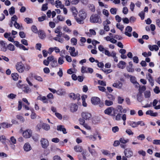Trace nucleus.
<instances>
[{"label": "nucleus", "mask_w": 160, "mask_h": 160, "mask_svg": "<svg viewBox=\"0 0 160 160\" xmlns=\"http://www.w3.org/2000/svg\"><path fill=\"white\" fill-rule=\"evenodd\" d=\"M90 21L92 23H101L102 21L100 17L97 14H92L90 18Z\"/></svg>", "instance_id": "nucleus-1"}, {"label": "nucleus", "mask_w": 160, "mask_h": 160, "mask_svg": "<svg viewBox=\"0 0 160 160\" xmlns=\"http://www.w3.org/2000/svg\"><path fill=\"white\" fill-rule=\"evenodd\" d=\"M15 68L17 71L20 73H23L25 70L24 65L22 62H17L15 64Z\"/></svg>", "instance_id": "nucleus-2"}, {"label": "nucleus", "mask_w": 160, "mask_h": 160, "mask_svg": "<svg viewBox=\"0 0 160 160\" xmlns=\"http://www.w3.org/2000/svg\"><path fill=\"white\" fill-rule=\"evenodd\" d=\"M105 114L114 116L117 113V110L112 107L108 108L104 111Z\"/></svg>", "instance_id": "nucleus-3"}, {"label": "nucleus", "mask_w": 160, "mask_h": 160, "mask_svg": "<svg viewBox=\"0 0 160 160\" xmlns=\"http://www.w3.org/2000/svg\"><path fill=\"white\" fill-rule=\"evenodd\" d=\"M32 131L30 129H28L24 131L22 133V135L25 138H30L32 135Z\"/></svg>", "instance_id": "nucleus-4"}, {"label": "nucleus", "mask_w": 160, "mask_h": 160, "mask_svg": "<svg viewBox=\"0 0 160 160\" xmlns=\"http://www.w3.org/2000/svg\"><path fill=\"white\" fill-rule=\"evenodd\" d=\"M81 71L83 73H92L93 72V69L91 68L82 66L81 68Z\"/></svg>", "instance_id": "nucleus-5"}, {"label": "nucleus", "mask_w": 160, "mask_h": 160, "mask_svg": "<svg viewBox=\"0 0 160 160\" xmlns=\"http://www.w3.org/2000/svg\"><path fill=\"white\" fill-rule=\"evenodd\" d=\"M125 156L127 158H130L133 155V152L131 149L127 148L125 149L124 151Z\"/></svg>", "instance_id": "nucleus-6"}, {"label": "nucleus", "mask_w": 160, "mask_h": 160, "mask_svg": "<svg viewBox=\"0 0 160 160\" xmlns=\"http://www.w3.org/2000/svg\"><path fill=\"white\" fill-rule=\"evenodd\" d=\"M40 142L42 147L44 148H46L49 145V142L48 140L44 138L41 139Z\"/></svg>", "instance_id": "nucleus-7"}, {"label": "nucleus", "mask_w": 160, "mask_h": 160, "mask_svg": "<svg viewBox=\"0 0 160 160\" xmlns=\"http://www.w3.org/2000/svg\"><path fill=\"white\" fill-rule=\"evenodd\" d=\"M75 48L74 47H70L69 48V52L70 55L73 57H75L78 55V51H75Z\"/></svg>", "instance_id": "nucleus-8"}, {"label": "nucleus", "mask_w": 160, "mask_h": 160, "mask_svg": "<svg viewBox=\"0 0 160 160\" xmlns=\"http://www.w3.org/2000/svg\"><path fill=\"white\" fill-rule=\"evenodd\" d=\"M81 116L82 118L86 120H89L92 117L91 113L86 112H82L81 113Z\"/></svg>", "instance_id": "nucleus-9"}, {"label": "nucleus", "mask_w": 160, "mask_h": 160, "mask_svg": "<svg viewBox=\"0 0 160 160\" xmlns=\"http://www.w3.org/2000/svg\"><path fill=\"white\" fill-rule=\"evenodd\" d=\"M91 102L92 104L94 105H97L100 102V99L97 97H93L91 98Z\"/></svg>", "instance_id": "nucleus-10"}, {"label": "nucleus", "mask_w": 160, "mask_h": 160, "mask_svg": "<svg viewBox=\"0 0 160 160\" xmlns=\"http://www.w3.org/2000/svg\"><path fill=\"white\" fill-rule=\"evenodd\" d=\"M7 44L4 41H0V49L1 50L6 52L7 50Z\"/></svg>", "instance_id": "nucleus-11"}, {"label": "nucleus", "mask_w": 160, "mask_h": 160, "mask_svg": "<svg viewBox=\"0 0 160 160\" xmlns=\"http://www.w3.org/2000/svg\"><path fill=\"white\" fill-rule=\"evenodd\" d=\"M53 51H55V52L56 53H59L60 50V49L57 47H51L48 49V53L50 54H51Z\"/></svg>", "instance_id": "nucleus-12"}, {"label": "nucleus", "mask_w": 160, "mask_h": 160, "mask_svg": "<svg viewBox=\"0 0 160 160\" xmlns=\"http://www.w3.org/2000/svg\"><path fill=\"white\" fill-rule=\"evenodd\" d=\"M70 110L71 112H76L78 108V106L76 104L72 103L70 105Z\"/></svg>", "instance_id": "nucleus-13"}, {"label": "nucleus", "mask_w": 160, "mask_h": 160, "mask_svg": "<svg viewBox=\"0 0 160 160\" xmlns=\"http://www.w3.org/2000/svg\"><path fill=\"white\" fill-rule=\"evenodd\" d=\"M69 97L71 99L74 100L77 99L79 100L80 99V96L78 94H75L74 93H71L69 94Z\"/></svg>", "instance_id": "nucleus-14"}, {"label": "nucleus", "mask_w": 160, "mask_h": 160, "mask_svg": "<svg viewBox=\"0 0 160 160\" xmlns=\"http://www.w3.org/2000/svg\"><path fill=\"white\" fill-rule=\"evenodd\" d=\"M132 28L131 27L129 26H128L125 28V34L127 36L130 37L132 36V34L131 32L132 31Z\"/></svg>", "instance_id": "nucleus-15"}, {"label": "nucleus", "mask_w": 160, "mask_h": 160, "mask_svg": "<svg viewBox=\"0 0 160 160\" xmlns=\"http://www.w3.org/2000/svg\"><path fill=\"white\" fill-rule=\"evenodd\" d=\"M79 17L82 19H85L87 17V14L83 10H81L79 12Z\"/></svg>", "instance_id": "nucleus-16"}, {"label": "nucleus", "mask_w": 160, "mask_h": 160, "mask_svg": "<svg viewBox=\"0 0 160 160\" xmlns=\"http://www.w3.org/2000/svg\"><path fill=\"white\" fill-rule=\"evenodd\" d=\"M37 99L42 101L44 103H48V100L45 96H42L40 95L37 97Z\"/></svg>", "instance_id": "nucleus-17"}, {"label": "nucleus", "mask_w": 160, "mask_h": 160, "mask_svg": "<svg viewBox=\"0 0 160 160\" xmlns=\"http://www.w3.org/2000/svg\"><path fill=\"white\" fill-rule=\"evenodd\" d=\"M126 63L123 61H120L117 64V66L119 68L123 69L126 67Z\"/></svg>", "instance_id": "nucleus-18"}, {"label": "nucleus", "mask_w": 160, "mask_h": 160, "mask_svg": "<svg viewBox=\"0 0 160 160\" xmlns=\"http://www.w3.org/2000/svg\"><path fill=\"white\" fill-rule=\"evenodd\" d=\"M112 86L118 89H121L122 86V84L121 82L118 81L116 82H114L112 85Z\"/></svg>", "instance_id": "nucleus-19"}, {"label": "nucleus", "mask_w": 160, "mask_h": 160, "mask_svg": "<svg viewBox=\"0 0 160 160\" xmlns=\"http://www.w3.org/2000/svg\"><path fill=\"white\" fill-rule=\"evenodd\" d=\"M21 89L22 91L25 93H29L30 91L29 88L25 84H22V88Z\"/></svg>", "instance_id": "nucleus-20"}, {"label": "nucleus", "mask_w": 160, "mask_h": 160, "mask_svg": "<svg viewBox=\"0 0 160 160\" xmlns=\"http://www.w3.org/2000/svg\"><path fill=\"white\" fill-rule=\"evenodd\" d=\"M104 38L107 41H110L112 43H115L117 42V41L115 39L109 36L104 37Z\"/></svg>", "instance_id": "nucleus-21"}, {"label": "nucleus", "mask_w": 160, "mask_h": 160, "mask_svg": "<svg viewBox=\"0 0 160 160\" xmlns=\"http://www.w3.org/2000/svg\"><path fill=\"white\" fill-rule=\"evenodd\" d=\"M23 149L25 151L28 152L31 150L32 147L29 143L27 142L24 144Z\"/></svg>", "instance_id": "nucleus-22"}, {"label": "nucleus", "mask_w": 160, "mask_h": 160, "mask_svg": "<svg viewBox=\"0 0 160 160\" xmlns=\"http://www.w3.org/2000/svg\"><path fill=\"white\" fill-rule=\"evenodd\" d=\"M117 111L118 110H119V112L121 113H125L127 111V110L126 109L124 108L123 109L122 107L120 105H118L117 107Z\"/></svg>", "instance_id": "nucleus-23"}, {"label": "nucleus", "mask_w": 160, "mask_h": 160, "mask_svg": "<svg viewBox=\"0 0 160 160\" xmlns=\"http://www.w3.org/2000/svg\"><path fill=\"white\" fill-rule=\"evenodd\" d=\"M148 47L150 50L151 51H153V50L157 51L159 49V48L158 46L155 45H149Z\"/></svg>", "instance_id": "nucleus-24"}, {"label": "nucleus", "mask_w": 160, "mask_h": 160, "mask_svg": "<svg viewBox=\"0 0 160 160\" xmlns=\"http://www.w3.org/2000/svg\"><path fill=\"white\" fill-rule=\"evenodd\" d=\"M6 137L4 135H0V142L4 145H6Z\"/></svg>", "instance_id": "nucleus-25"}, {"label": "nucleus", "mask_w": 160, "mask_h": 160, "mask_svg": "<svg viewBox=\"0 0 160 160\" xmlns=\"http://www.w3.org/2000/svg\"><path fill=\"white\" fill-rule=\"evenodd\" d=\"M147 78L148 79V80L149 82L151 84V85H153L154 81L152 79V78L151 76V75L150 74L148 73V75H147Z\"/></svg>", "instance_id": "nucleus-26"}, {"label": "nucleus", "mask_w": 160, "mask_h": 160, "mask_svg": "<svg viewBox=\"0 0 160 160\" xmlns=\"http://www.w3.org/2000/svg\"><path fill=\"white\" fill-rule=\"evenodd\" d=\"M74 151L77 152H81L82 151L83 149L82 147L79 145H76L74 147Z\"/></svg>", "instance_id": "nucleus-27"}, {"label": "nucleus", "mask_w": 160, "mask_h": 160, "mask_svg": "<svg viewBox=\"0 0 160 160\" xmlns=\"http://www.w3.org/2000/svg\"><path fill=\"white\" fill-rule=\"evenodd\" d=\"M55 5L57 8H62V7H63V5H62V2L59 0H57L56 1Z\"/></svg>", "instance_id": "nucleus-28"}, {"label": "nucleus", "mask_w": 160, "mask_h": 160, "mask_svg": "<svg viewBox=\"0 0 160 160\" xmlns=\"http://www.w3.org/2000/svg\"><path fill=\"white\" fill-rule=\"evenodd\" d=\"M146 114L155 117L158 115L157 112H153L152 110H148L146 112Z\"/></svg>", "instance_id": "nucleus-29"}, {"label": "nucleus", "mask_w": 160, "mask_h": 160, "mask_svg": "<svg viewBox=\"0 0 160 160\" xmlns=\"http://www.w3.org/2000/svg\"><path fill=\"white\" fill-rule=\"evenodd\" d=\"M42 128L44 130L46 131H48L50 129V126L48 124L46 123H43Z\"/></svg>", "instance_id": "nucleus-30"}, {"label": "nucleus", "mask_w": 160, "mask_h": 160, "mask_svg": "<svg viewBox=\"0 0 160 160\" xmlns=\"http://www.w3.org/2000/svg\"><path fill=\"white\" fill-rule=\"evenodd\" d=\"M39 37L41 39H43L46 37L45 33L42 31H39L38 33Z\"/></svg>", "instance_id": "nucleus-31"}, {"label": "nucleus", "mask_w": 160, "mask_h": 160, "mask_svg": "<svg viewBox=\"0 0 160 160\" xmlns=\"http://www.w3.org/2000/svg\"><path fill=\"white\" fill-rule=\"evenodd\" d=\"M1 125L2 127L4 128H8L12 126V124L6 122L2 123Z\"/></svg>", "instance_id": "nucleus-32"}, {"label": "nucleus", "mask_w": 160, "mask_h": 160, "mask_svg": "<svg viewBox=\"0 0 160 160\" xmlns=\"http://www.w3.org/2000/svg\"><path fill=\"white\" fill-rule=\"evenodd\" d=\"M57 93L59 95L62 96L65 93V92L62 89H60L57 91Z\"/></svg>", "instance_id": "nucleus-33"}, {"label": "nucleus", "mask_w": 160, "mask_h": 160, "mask_svg": "<svg viewBox=\"0 0 160 160\" xmlns=\"http://www.w3.org/2000/svg\"><path fill=\"white\" fill-rule=\"evenodd\" d=\"M119 142L121 143L126 144L129 142V140L128 139H125L124 138H121L119 139Z\"/></svg>", "instance_id": "nucleus-34"}, {"label": "nucleus", "mask_w": 160, "mask_h": 160, "mask_svg": "<svg viewBox=\"0 0 160 160\" xmlns=\"http://www.w3.org/2000/svg\"><path fill=\"white\" fill-rule=\"evenodd\" d=\"M7 47L8 49L12 51H14L15 49L14 46L11 43L9 44Z\"/></svg>", "instance_id": "nucleus-35"}, {"label": "nucleus", "mask_w": 160, "mask_h": 160, "mask_svg": "<svg viewBox=\"0 0 160 160\" xmlns=\"http://www.w3.org/2000/svg\"><path fill=\"white\" fill-rule=\"evenodd\" d=\"M34 78L37 81L39 82H42L43 80L42 78L40 76L38 75H35L34 76Z\"/></svg>", "instance_id": "nucleus-36"}, {"label": "nucleus", "mask_w": 160, "mask_h": 160, "mask_svg": "<svg viewBox=\"0 0 160 160\" xmlns=\"http://www.w3.org/2000/svg\"><path fill=\"white\" fill-rule=\"evenodd\" d=\"M12 77L14 80H17L18 78L19 75L17 73H14L12 74Z\"/></svg>", "instance_id": "nucleus-37"}, {"label": "nucleus", "mask_w": 160, "mask_h": 160, "mask_svg": "<svg viewBox=\"0 0 160 160\" xmlns=\"http://www.w3.org/2000/svg\"><path fill=\"white\" fill-rule=\"evenodd\" d=\"M133 128L137 127L138 126V122H131L129 124Z\"/></svg>", "instance_id": "nucleus-38"}, {"label": "nucleus", "mask_w": 160, "mask_h": 160, "mask_svg": "<svg viewBox=\"0 0 160 160\" xmlns=\"http://www.w3.org/2000/svg\"><path fill=\"white\" fill-rule=\"evenodd\" d=\"M17 118L19 120L20 122H24L25 121V119L23 117L20 115H18L16 116Z\"/></svg>", "instance_id": "nucleus-39"}, {"label": "nucleus", "mask_w": 160, "mask_h": 160, "mask_svg": "<svg viewBox=\"0 0 160 160\" xmlns=\"http://www.w3.org/2000/svg\"><path fill=\"white\" fill-rule=\"evenodd\" d=\"M145 136L144 134H142L139 135L137 137V138L139 140L142 141L144 139Z\"/></svg>", "instance_id": "nucleus-40"}, {"label": "nucleus", "mask_w": 160, "mask_h": 160, "mask_svg": "<svg viewBox=\"0 0 160 160\" xmlns=\"http://www.w3.org/2000/svg\"><path fill=\"white\" fill-rule=\"evenodd\" d=\"M75 19L77 22L79 24H82L84 23V19H82V18H80L79 17H76L75 18Z\"/></svg>", "instance_id": "nucleus-41"}, {"label": "nucleus", "mask_w": 160, "mask_h": 160, "mask_svg": "<svg viewBox=\"0 0 160 160\" xmlns=\"http://www.w3.org/2000/svg\"><path fill=\"white\" fill-rule=\"evenodd\" d=\"M24 20L27 24L32 23L33 22L32 19L29 18H25Z\"/></svg>", "instance_id": "nucleus-42"}, {"label": "nucleus", "mask_w": 160, "mask_h": 160, "mask_svg": "<svg viewBox=\"0 0 160 160\" xmlns=\"http://www.w3.org/2000/svg\"><path fill=\"white\" fill-rule=\"evenodd\" d=\"M105 104L107 106H110L112 105L113 102L112 101L106 100L105 101Z\"/></svg>", "instance_id": "nucleus-43"}, {"label": "nucleus", "mask_w": 160, "mask_h": 160, "mask_svg": "<svg viewBox=\"0 0 160 160\" xmlns=\"http://www.w3.org/2000/svg\"><path fill=\"white\" fill-rule=\"evenodd\" d=\"M106 96L107 97V98L109 99L110 100L113 101L115 99V98L114 96L110 94H107Z\"/></svg>", "instance_id": "nucleus-44"}, {"label": "nucleus", "mask_w": 160, "mask_h": 160, "mask_svg": "<svg viewBox=\"0 0 160 160\" xmlns=\"http://www.w3.org/2000/svg\"><path fill=\"white\" fill-rule=\"evenodd\" d=\"M116 27L117 28L119 29L121 31H122L123 28H124V26L123 25H121L119 23H117L116 24Z\"/></svg>", "instance_id": "nucleus-45"}, {"label": "nucleus", "mask_w": 160, "mask_h": 160, "mask_svg": "<svg viewBox=\"0 0 160 160\" xmlns=\"http://www.w3.org/2000/svg\"><path fill=\"white\" fill-rule=\"evenodd\" d=\"M15 8L13 7H12L9 9V12L10 15L13 14L15 13Z\"/></svg>", "instance_id": "nucleus-46"}, {"label": "nucleus", "mask_w": 160, "mask_h": 160, "mask_svg": "<svg viewBox=\"0 0 160 160\" xmlns=\"http://www.w3.org/2000/svg\"><path fill=\"white\" fill-rule=\"evenodd\" d=\"M102 153L105 155L111 156V154L109 152L106 150H103L102 151Z\"/></svg>", "instance_id": "nucleus-47"}, {"label": "nucleus", "mask_w": 160, "mask_h": 160, "mask_svg": "<svg viewBox=\"0 0 160 160\" xmlns=\"http://www.w3.org/2000/svg\"><path fill=\"white\" fill-rule=\"evenodd\" d=\"M117 9L116 8H112L110 9V12L112 14L115 15L117 13Z\"/></svg>", "instance_id": "nucleus-48"}, {"label": "nucleus", "mask_w": 160, "mask_h": 160, "mask_svg": "<svg viewBox=\"0 0 160 160\" xmlns=\"http://www.w3.org/2000/svg\"><path fill=\"white\" fill-rule=\"evenodd\" d=\"M63 29L65 32L69 33L71 32V30L66 26L64 27Z\"/></svg>", "instance_id": "nucleus-49"}, {"label": "nucleus", "mask_w": 160, "mask_h": 160, "mask_svg": "<svg viewBox=\"0 0 160 160\" xmlns=\"http://www.w3.org/2000/svg\"><path fill=\"white\" fill-rule=\"evenodd\" d=\"M98 4L101 7H103L105 8H108V6L106 4H104L102 2L99 1Z\"/></svg>", "instance_id": "nucleus-50"}, {"label": "nucleus", "mask_w": 160, "mask_h": 160, "mask_svg": "<svg viewBox=\"0 0 160 160\" xmlns=\"http://www.w3.org/2000/svg\"><path fill=\"white\" fill-rule=\"evenodd\" d=\"M43 123H38L36 127V129L38 130H40L42 128Z\"/></svg>", "instance_id": "nucleus-51"}, {"label": "nucleus", "mask_w": 160, "mask_h": 160, "mask_svg": "<svg viewBox=\"0 0 160 160\" xmlns=\"http://www.w3.org/2000/svg\"><path fill=\"white\" fill-rule=\"evenodd\" d=\"M71 41L72 44L73 45H76L77 43V40L75 38H72L71 40Z\"/></svg>", "instance_id": "nucleus-52"}, {"label": "nucleus", "mask_w": 160, "mask_h": 160, "mask_svg": "<svg viewBox=\"0 0 160 160\" xmlns=\"http://www.w3.org/2000/svg\"><path fill=\"white\" fill-rule=\"evenodd\" d=\"M86 138H88L90 140H92L93 141H95L96 140V138L92 135L86 136Z\"/></svg>", "instance_id": "nucleus-53"}, {"label": "nucleus", "mask_w": 160, "mask_h": 160, "mask_svg": "<svg viewBox=\"0 0 160 160\" xmlns=\"http://www.w3.org/2000/svg\"><path fill=\"white\" fill-rule=\"evenodd\" d=\"M144 96L145 98H149L150 96V92L149 91H147L144 92Z\"/></svg>", "instance_id": "nucleus-54"}, {"label": "nucleus", "mask_w": 160, "mask_h": 160, "mask_svg": "<svg viewBox=\"0 0 160 160\" xmlns=\"http://www.w3.org/2000/svg\"><path fill=\"white\" fill-rule=\"evenodd\" d=\"M51 66L53 67H55L58 66V63L57 62V61L56 59H55L51 63Z\"/></svg>", "instance_id": "nucleus-55"}, {"label": "nucleus", "mask_w": 160, "mask_h": 160, "mask_svg": "<svg viewBox=\"0 0 160 160\" xmlns=\"http://www.w3.org/2000/svg\"><path fill=\"white\" fill-rule=\"evenodd\" d=\"M58 62L60 65L62 64L64 62L63 58L62 57H59L58 60Z\"/></svg>", "instance_id": "nucleus-56"}, {"label": "nucleus", "mask_w": 160, "mask_h": 160, "mask_svg": "<svg viewBox=\"0 0 160 160\" xmlns=\"http://www.w3.org/2000/svg\"><path fill=\"white\" fill-rule=\"evenodd\" d=\"M71 11L74 15H75L77 14L78 12L75 7H72L71 8Z\"/></svg>", "instance_id": "nucleus-57"}, {"label": "nucleus", "mask_w": 160, "mask_h": 160, "mask_svg": "<svg viewBox=\"0 0 160 160\" xmlns=\"http://www.w3.org/2000/svg\"><path fill=\"white\" fill-rule=\"evenodd\" d=\"M10 141L12 142L13 144H15L16 143L17 141L16 139L15 138V137L13 136L11 137L10 138Z\"/></svg>", "instance_id": "nucleus-58"}, {"label": "nucleus", "mask_w": 160, "mask_h": 160, "mask_svg": "<svg viewBox=\"0 0 160 160\" xmlns=\"http://www.w3.org/2000/svg\"><path fill=\"white\" fill-rule=\"evenodd\" d=\"M102 13L106 17H108L109 15L108 11L106 9H103L102 11Z\"/></svg>", "instance_id": "nucleus-59"}, {"label": "nucleus", "mask_w": 160, "mask_h": 160, "mask_svg": "<svg viewBox=\"0 0 160 160\" xmlns=\"http://www.w3.org/2000/svg\"><path fill=\"white\" fill-rule=\"evenodd\" d=\"M126 132L129 135H133L134 134L133 132L131 129H127L126 130Z\"/></svg>", "instance_id": "nucleus-60"}, {"label": "nucleus", "mask_w": 160, "mask_h": 160, "mask_svg": "<svg viewBox=\"0 0 160 160\" xmlns=\"http://www.w3.org/2000/svg\"><path fill=\"white\" fill-rule=\"evenodd\" d=\"M135 6V5L134 3L132 2H131L130 5V8L132 11H133Z\"/></svg>", "instance_id": "nucleus-61"}, {"label": "nucleus", "mask_w": 160, "mask_h": 160, "mask_svg": "<svg viewBox=\"0 0 160 160\" xmlns=\"http://www.w3.org/2000/svg\"><path fill=\"white\" fill-rule=\"evenodd\" d=\"M14 25L16 28L18 29H20L22 28V26H20L19 24L17 22H14Z\"/></svg>", "instance_id": "nucleus-62"}, {"label": "nucleus", "mask_w": 160, "mask_h": 160, "mask_svg": "<svg viewBox=\"0 0 160 160\" xmlns=\"http://www.w3.org/2000/svg\"><path fill=\"white\" fill-rule=\"evenodd\" d=\"M90 35L89 37H91V35H95L96 34V32L93 29H90L89 30Z\"/></svg>", "instance_id": "nucleus-63"}, {"label": "nucleus", "mask_w": 160, "mask_h": 160, "mask_svg": "<svg viewBox=\"0 0 160 160\" xmlns=\"http://www.w3.org/2000/svg\"><path fill=\"white\" fill-rule=\"evenodd\" d=\"M154 92L158 94L160 92V90L158 86H156L155 88L153 89Z\"/></svg>", "instance_id": "nucleus-64"}]
</instances>
